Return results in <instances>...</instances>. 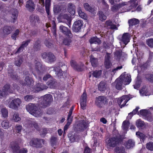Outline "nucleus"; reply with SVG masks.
Listing matches in <instances>:
<instances>
[{"mask_svg": "<svg viewBox=\"0 0 153 153\" xmlns=\"http://www.w3.org/2000/svg\"><path fill=\"white\" fill-rule=\"evenodd\" d=\"M50 143L51 146L54 148H55L58 145L56 137H52L51 138Z\"/></svg>", "mask_w": 153, "mask_h": 153, "instance_id": "obj_36", "label": "nucleus"}, {"mask_svg": "<svg viewBox=\"0 0 153 153\" xmlns=\"http://www.w3.org/2000/svg\"><path fill=\"white\" fill-rule=\"evenodd\" d=\"M83 6L85 10L90 12H92L94 10V8L90 6L87 3L84 4Z\"/></svg>", "mask_w": 153, "mask_h": 153, "instance_id": "obj_46", "label": "nucleus"}, {"mask_svg": "<svg viewBox=\"0 0 153 153\" xmlns=\"http://www.w3.org/2000/svg\"><path fill=\"white\" fill-rule=\"evenodd\" d=\"M8 75L14 80H17L19 79V77L12 69H9L8 70Z\"/></svg>", "mask_w": 153, "mask_h": 153, "instance_id": "obj_18", "label": "nucleus"}, {"mask_svg": "<svg viewBox=\"0 0 153 153\" xmlns=\"http://www.w3.org/2000/svg\"><path fill=\"white\" fill-rule=\"evenodd\" d=\"M52 96L50 94H47L43 97V100L41 102V107L43 108H46L50 105L53 101Z\"/></svg>", "mask_w": 153, "mask_h": 153, "instance_id": "obj_4", "label": "nucleus"}, {"mask_svg": "<svg viewBox=\"0 0 153 153\" xmlns=\"http://www.w3.org/2000/svg\"><path fill=\"white\" fill-rule=\"evenodd\" d=\"M41 48V42L38 39L35 42L33 46V49L36 51H39Z\"/></svg>", "mask_w": 153, "mask_h": 153, "instance_id": "obj_33", "label": "nucleus"}, {"mask_svg": "<svg viewBox=\"0 0 153 153\" xmlns=\"http://www.w3.org/2000/svg\"><path fill=\"white\" fill-rule=\"evenodd\" d=\"M149 62L147 61L146 63H143L141 66V68L142 70H145L149 65Z\"/></svg>", "mask_w": 153, "mask_h": 153, "instance_id": "obj_63", "label": "nucleus"}, {"mask_svg": "<svg viewBox=\"0 0 153 153\" xmlns=\"http://www.w3.org/2000/svg\"><path fill=\"white\" fill-rule=\"evenodd\" d=\"M136 135L139 137L140 139H142L143 140H144L145 139L146 136L143 133L139 132H137L136 133Z\"/></svg>", "mask_w": 153, "mask_h": 153, "instance_id": "obj_59", "label": "nucleus"}, {"mask_svg": "<svg viewBox=\"0 0 153 153\" xmlns=\"http://www.w3.org/2000/svg\"><path fill=\"white\" fill-rule=\"evenodd\" d=\"M114 150L115 153H124L125 152V149L122 146L116 147Z\"/></svg>", "mask_w": 153, "mask_h": 153, "instance_id": "obj_39", "label": "nucleus"}, {"mask_svg": "<svg viewBox=\"0 0 153 153\" xmlns=\"http://www.w3.org/2000/svg\"><path fill=\"white\" fill-rule=\"evenodd\" d=\"M34 96L33 95H28L24 97L25 100L27 102H30L34 99Z\"/></svg>", "mask_w": 153, "mask_h": 153, "instance_id": "obj_52", "label": "nucleus"}, {"mask_svg": "<svg viewBox=\"0 0 153 153\" xmlns=\"http://www.w3.org/2000/svg\"><path fill=\"white\" fill-rule=\"evenodd\" d=\"M55 19H53L52 20V27L53 29V34L56 37V25L55 22Z\"/></svg>", "mask_w": 153, "mask_h": 153, "instance_id": "obj_55", "label": "nucleus"}, {"mask_svg": "<svg viewBox=\"0 0 153 153\" xmlns=\"http://www.w3.org/2000/svg\"><path fill=\"white\" fill-rule=\"evenodd\" d=\"M90 62L91 65L94 67H96L98 66L99 63L98 59L93 55L89 56Z\"/></svg>", "mask_w": 153, "mask_h": 153, "instance_id": "obj_19", "label": "nucleus"}, {"mask_svg": "<svg viewBox=\"0 0 153 153\" xmlns=\"http://www.w3.org/2000/svg\"><path fill=\"white\" fill-rule=\"evenodd\" d=\"M133 142L132 140L130 139L126 142L125 146L127 149H130L133 147Z\"/></svg>", "mask_w": 153, "mask_h": 153, "instance_id": "obj_54", "label": "nucleus"}, {"mask_svg": "<svg viewBox=\"0 0 153 153\" xmlns=\"http://www.w3.org/2000/svg\"><path fill=\"white\" fill-rule=\"evenodd\" d=\"M129 124V122L128 121L126 120L124 121L122 126L123 129L124 130H126L128 128Z\"/></svg>", "mask_w": 153, "mask_h": 153, "instance_id": "obj_56", "label": "nucleus"}, {"mask_svg": "<svg viewBox=\"0 0 153 153\" xmlns=\"http://www.w3.org/2000/svg\"><path fill=\"white\" fill-rule=\"evenodd\" d=\"M1 112L2 117L4 118H6L8 117V111L5 108H3L1 109Z\"/></svg>", "mask_w": 153, "mask_h": 153, "instance_id": "obj_49", "label": "nucleus"}, {"mask_svg": "<svg viewBox=\"0 0 153 153\" xmlns=\"http://www.w3.org/2000/svg\"><path fill=\"white\" fill-rule=\"evenodd\" d=\"M68 137L71 142H74L75 140L76 137L75 134L73 132H70L68 135Z\"/></svg>", "mask_w": 153, "mask_h": 153, "instance_id": "obj_50", "label": "nucleus"}, {"mask_svg": "<svg viewBox=\"0 0 153 153\" xmlns=\"http://www.w3.org/2000/svg\"><path fill=\"white\" fill-rule=\"evenodd\" d=\"M88 127V123L83 120H79L76 125L74 126V129L77 131L83 130Z\"/></svg>", "mask_w": 153, "mask_h": 153, "instance_id": "obj_7", "label": "nucleus"}, {"mask_svg": "<svg viewBox=\"0 0 153 153\" xmlns=\"http://www.w3.org/2000/svg\"><path fill=\"white\" fill-rule=\"evenodd\" d=\"M37 74L39 75L43 74L46 71V68L39 62H37L35 64Z\"/></svg>", "mask_w": 153, "mask_h": 153, "instance_id": "obj_10", "label": "nucleus"}, {"mask_svg": "<svg viewBox=\"0 0 153 153\" xmlns=\"http://www.w3.org/2000/svg\"><path fill=\"white\" fill-rule=\"evenodd\" d=\"M3 31V36L5 37L10 34L12 29L11 27L6 26H4L2 29Z\"/></svg>", "mask_w": 153, "mask_h": 153, "instance_id": "obj_20", "label": "nucleus"}, {"mask_svg": "<svg viewBox=\"0 0 153 153\" xmlns=\"http://www.w3.org/2000/svg\"><path fill=\"white\" fill-rule=\"evenodd\" d=\"M122 140L121 136L120 134H117L114 135L107 141L108 146L110 147H114L116 145L121 143Z\"/></svg>", "mask_w": 153, "mask_h": 153, "instance_id": "obj_1", "label": "nucleus"}, {"mask_svg": "<svg viewBox=\"0 0 153 153\" xmlns=\"http://www.w3.org/2000/svg\"><path fill=\"white\" fill-rule=\"evenodd\" d=\"M145 77L149 81L153 82V74H148L145 75Z\"/></svg>", "mask_w": 153, "mask_h": 153, "instance_id": "obj_53", "label": "nucleus"}, {"mask_svg": "<svg viewBox=\"0 0 153 153\" xmlns=\"http://www.w3.org/2000/svg\"><path fill=\"white\" fill-rule=\"evenodd\" d=\"M51 0H45V8L46 12L49 18L51 19L50 16V2Z\"/></svg>", "mask_w": 153, "mask_h": 153, "instance_id": "obj_29", "label": "nucleus"}, {"mask_svg": "<svg viewBox=\"0 0 153 153\" xmlns=\"http://www.w3.org/2000/svg\"><path fill=\"white\" fill-rule=\"evenodd\" d=\"M48 58L49 62H52L56 60V58L54 55L51 52L48 53Z\"/></svg>", "mask_w": 153, "mask_h": 153, "instance_id": "obj_35", "label": "nucleus"}, {"mask_svg": "<svg viewBox=\"0 0 153 153\" xmlns=\"http://www.w3.org/2000/svg\"><path fill=\"white\" fill-rule=\"evenodd\" d=\"M68 11L71 15H74L75 13V7L74 5L71 3L68 4Z\"/></svg>", "mask_w": 153, "mask_h": 153, "instance_id": "obj_24", "label": "nucleus"}, {"mask_svg": "<svg viewBox=\"0 0 153 153\" xmlns=\"http://www.w3.org/2000/svg\"><path fill=\"white\" fill-rule=\"evenodd\" d=\"M11 18L13 20V22H15V20L17 19L18 15V13L17 10L15 9H11Z\"/></svg>", "mask_w": 153, "mask_h": 153, "instance_id": "obj_28", "label": "nucleus"}, {"mask_svg": "<svg viewBox=\"0 0 153 153\" xmlns=\"http://www.w3.org/2000/svg\"><path fill=\"white\" fill-rule=\"evenodd\" d=\"M10 147L12 150L13 153H19L20 147L16 142H11L10 143Z\"/></svg>", "mask_w": 153, "mask_h": 153, "instance_id": "obj_15", "label": "nucleus"}, {"mask_svg": "<svg viewBox=\"0 0 153 153\" xmlns=\"http://www.w3.org/2000/svg\"><path fill=\"white\" fill-rule=\"evenodd\" d=\"M30 22L33 24L39 21V17L36 16L32 15L30 17Z\"/></svg>", "mask_w": 153, "mask_h": 153, "instance_id": "obj_40", "label": "nucleus"}, {"mask_svg": "<svg viewBox=\"0 0 153 153\" xmlns=\"http://www.w3.org/2000/svg\"><path fill=\"white\" fill-rule=\"evenodd\" d=\"M77 11L80 17L85 20H86L87 19V17L86 14L82 11L81 8L80 7H79Z\"/></svg>", "mask_w": 153, "mask_h": 153, "instance_id": "obj_37", "label": "nucleus"}, {"mask_svg": "<svg viewBox=\"0 0 153 153\" xmlns=\"http://www.w3.org/2000/svg\"><path fill=\"white\" fill-rule=\"evenodd\" d=\"M25 7L27 10H28L29 11H33L35 9V4L33 0H29L27 1L26 2Z\"/></svg>", "mask_w": 153, "mask_h": 153, "instance_id": "obj_14", "label": "nucleus"}, {"mask_svg": "<svg viewBox=\"0 0 153 153\" xmlns=\"http://www.w3.org/2000/svg\"><path fill=\"white\" fill-rule=\"evenodd\" d=\"M47 84L50 88H54L57 86L58 83L55 79H53L49 81Z\"/></svg>", "mask_w": 153, "mask_h": 153, "instance_id": "obj_31", "label": "nucleus"}, {"mask_svg": "<svg viewBox=\"0 0 153 153\" xmlns=\"http://www.w3.org/2000/svg\"><path fill=\"white\" fill-rule=\"evenodd\" d=\"M13 120H14L15 122H18L20 120L21 118L19 117V115L18 114L15 112L14 113L13 118Z\"/></svg>", "mask_w": 153, "mask_h": 153, "instance_id": "obj_61", "label": "nucleus"}, {"mask_svg": "<svg viewBox=\"0 0 153 153\" xmlns=\"http://www.w3.org/2000/svg\"><path fill=\"white\" fill-rule=\"evenodd\" d=\"M130 36L128 33L123 34L122 39V41L125 45H127L129 41Z\"/></svg>", "mask_w": 153, "mask_h": 153, "instance_id": "obj_26", "label": "nucleus"}, {"mask_svg": "<svg viewBox=\"0 0 153 153\" xmlns=\"http://www.w3.org/2000/svg\"><path fill=\"white\" fill-rule=\"evenodd\" d=\"M10 86L9 85L6 84L4 85L2 89L0 90V98L6 97L8 95V92L12 93V91H10Z\"/></svg>", "mask_w": 153, "mask_h": 153, "instance_id": "obj_8", "label": "nucleus"}, {"mask_svg": "<svg viewBox=\"0 0 153 153\" xmlns=\"http://www.w3.org/2000/svg\"><path fill=\"white\" fill-rule=\"evenodd\" d=\"M102 74L101 70H95L92 71L93 76L96 78L99 77Z\"/></svg>", "mask_w": 153, "mask_h": 153, "instance_id": "obj_47", "label": "nucleus"}, {"mask_svg": "<svg viewBox=\"0 0 153 153\" xmlns=\"http://www.w3.org/2000/svg\"><path fill=\"white\" fill-rule=\"evenodd\" d=\"M26 109L30 113L36 117L40 116L42 115L41 111L38 109L35 104L29 103L26 106Z\"/></svg>", "mask_w": 153, "mask_h": 153, "instance_id": "obj_2", "label": "nucleus"}, {"mask_svg": "<svg viewBox=\"0 0 153 153\" xmlns=\"http://www.w3.org/2000/svg\"><path fill=\"white\" fill-rule=\"evenodd\" d=\"M142 82L141 78L140 76L138 75L137 77V80L135 84L134 85V89H138L140 86Z\"/></svg>", "mask_w": 153, "mask_h": 153, "instance_id": "obj_41", "label": "nucleus"}, {"mask_svg": "<svg viewBox=\"0 0 153 153\" xmlns=\"http://www.w3.org/2000/svg\"><path fill=\"white\" fill-rule=\"evenodd\" d=\"M140 0H134V8H136L134 11H135L139 12L142 10V8L141 5H139Z\"/></svg>", "mask_w": 153, "mask_h": 153, "instance_id": "obj_30", "label": "nucleus"}, {"mask_svg": "<svg viewBox=\"0 0 153 153\" xmlns=\"http://www.w3.org/2000/svg\"><path fill=\"white\" fill-rule=\"evenodd\" d=\"M89 41L91 44L94 43L99 44L101 42L100 39L96 37H94L91 38L89 39Z\"/></svg>", "mask_w": 153, "mask_h": 153, "instance_id": "obj_34", "label": "nucleus"}, {"mask_svg": "<svg viewBox=\"0 0 153 153\" xmlns=\"http://www.w3.org/2000/svg\"><path fill=\"white\" fill-rule=\"evenodd\" d=\"M48 88V87L45 85L39 83L36 84L35 88L37 92H39L44 90H46Z\"/></svg>", "mask_w": 153, "mask_h": 153, "instance_id": "obj_23", "label": "nucleus"}, {"mask_svg": "<svg viewBox=\"0 0 153 153\" xmlns=\"http://www.w3.org/2000/svg\"><path fill=\"white\" fill-rule=\"evenodd\" d=\"M97 15H98L99 19L100 21H103L106 19V16L102 11H99L97 13Z\"/></svg>", "mask_w": 153, "mask_h": 153, "instance_id": "obj_38", "label": "nucleus"}, {"mask_svg": "<svg viewBox=\"0 0 153 153\" xmlns=\"http://www.w3.org/2000/svg\"><path fill=\"white\" fill-rule=\"evenodd\" d=\"M87 95L85 92L84 91L81 96L80 99V105L81 108L84 109L86 106Z\"/></svg>", "mask_w": 153, "mask_h": 153, "instance_id": "obj_17", "label": "nucleus"}, {"mask_svg": "<svg viewBox=\"0 0 153 153\" xmlns=\"http://www.w3.org/2000/svg\"><path fill=\"white\" fill-rule=\"evenodd\" d=\"M105 27H107L108 29L112 30L117 29V27L116 25L113 24L112 21L110 20H107L105 24Z\"/></svg>", "mask_w": 153, "mask_h": 153, "instance_id": "obj_22", "label": "nucleus"}, {"mask_svg": "<svg viewBox=\"0 0 153 153\" xmlns=\"http://www.w3.org/2000/svg\"><path fill=\"white\" fill-rule=\"evenodd\" d=\"M147 44L150 48H153V39L150 38L146 41Z\"/></svg>", "mask_w": 153, "mask_h": 153, "instance_id": "obj_60", "label": "nucleus"}, {"mask_svg": "<svg viewBox=\"0 0 153 153\" xmlns=\"http://www.w3.org/2000/svg\"><path fill=\"white\" fill-rule=\"evenodd\" d=\"M123 53L121 51H116L114 53V56L117 59L119 60L120 59Z\"/></svg>", "mask_w": 153, "mask_h": 153, "instance_id": "obj_45", "label": "nucleus"}, {"mask_svg": "<svg viewBox=\"0 0 153 153\" xmlns=\"http://www.w3.org/2000/svg\"><path fill=\"white\" fill-rule=\"evenodd\" d=\"M61 10V8L60 6L57 5L54 7L53 8L54 12L55 13L59 12Z\"/></svg>", "mask_w": 153, "mask_h": 153, "instance_id": "obj_62", "label": "nucleus"}, {"mask_svg": "<svg viewBox=\"0 0 153 153\" xmlns=\"http://www.w3.org/2000/svg\"><path fill=\"white\" fill-rule=\"evenodd\" d=\"M8 100L9 101V107L14 110L18 109L22 103L21 100L19 98H16L13 100H12L10 98Z\"/></svg>", "mask_w": 153, "mask_h": 153, "instance_id": "obj_3", "label": "nucleus"}, {"mask_svg": "<svg viewBox=\"0 0 153 153\" xmlns=\"http://www.w3.org/2000/svg\"><path fill=\"white\" fill-rule=\"evenodd\" d=\"M145 123L144 122L141 120L140 119H139L137 121L136 123V125L138 127H142L145 125Z\"/></svg>", "mask_w": 153, "mask_h": 153, "instance_id": "obj_51", "label": "nucleus"}, {"mask_svg": "<svg viewBox=\"0 0 153 153\" xmlns=\"http://www.w3.org/2000/svg\"><path fill=\"white\" fill-rule=\"evenodd\" d=\"M83 25L82 21L81 20H78L76 21L74 23L72 29L76 32H77L80 31Z\"/></svg>", "mask_w": 153, "mask_h": 153, "instance_id": "obj_12", "label": "nucleus"}, {"mask_svg": "<svg viewBox=\"0 0 153 153\" xmlns=\"http://www.w3.org/2000/svg\"><path fill=\"white\" fill-rule=\"evenodd\" d=\"M59 30L60 32L66 36L71 38L72 37V34L70 29L63 25L59 27Z\"/></svg>", "mask_w": 153, "mask_h": 153, "instance_id": "obj_13", "label": "nucleus"}, {"mask_svg": "<svg viewBox=\"0 0 153 153\" xmlns=\"http://www.w3.org/2000/svg\"><path fill=\"white\" fill-rule=\"evenodd\" d=\"M138 115H142L145 117L147 120L150 119V114L148 111L146 109H142L140 111V112L138 113Z\"/></svg>", "mask_w": 153, "mask_h": 153, "instance_id": "obj_21", "label": "nucleus"}, {"mask_svg": "<svg viewBox=\"0 0 153 153\" xmlns=\"http://www.w3.org/2000/svg\"><path fill=\"white\" fill-rule=\"evenodd\" d=\"M53 71L56 72V75L59 78L63 76V72L59 67H53Z\"/></svg>", "mask_w": 153, "mask_h": 153, "instance_id": "obj_25", "label": "nucleus"}, {"mask_svg": "<svg viewBox=\"0 0 153 153\" xmlns=\"http://www.w3.org/2000/svg\"><path fill=\"white\" fill-rule=\"evenodd\" d=\"M71 66L75 70L78 71H81L82 70V67L84 65L83 64L78 65L76 62L74 60L71 61Z\"/></svg>", "mask_w": 153, "mask_h": 153, "instance_id": "obj_16", "label": "nucleus"}, {"mask_svg": "<svg viewBox=\"0 0 153 153\" xmlns=\"http://www.w3.org/2000/svg\"><path fill=\"white\" fill-rule=\"evenodd\" d=\"M146 148L149 150L153 151V142H149L146 144Z\"/></svg>", "mask_w": 153, "mask_h": 153, "instance_id": "obj_58", "label": "nucleus"}, {"mask_svg": "<svg viewBox=\"0 0 153 153\" xmlns=\"http://www.w3.org/2000/svg\"><path fill=\"white\" fill-rule=\"evenodd\" d=\"M133 97L132 96L129 94L128 95L123 96L119 98L117 102L118 104L120 105V108H122L125 105L127 102Z\"/></svg>", "mask_w": 153, "mask_h": 153, "instance_id": "obj_5", "label": "nucleus"}, {"mask_svg": "<svg viewBox=\"0 0 153 153\" xmlns=\"http://www.w3.org/2000/svg\"><path fill=\"white\" fill-rule=\"evenodd\" d=\"M23 61V59L22 57H19L15 59V64L17 66L19 67L22 64Z\"/></svg>", "mask_w": 153, "mask_h": 153, "instance_id": "obj_43", "label": "nucleus"}, {"mask_svg": "<svg viewBox=\"0 0 153 153\" xmlns=\"http://www.w3.org/2000/svg\"><path fill=\"white\" fill-rule=\"evenodd\" d=\"M62 18L63 19H66L68 21V24L70 25H71V19L70 17L67 14H65L62 15Z\"/></svg>", "mask_w": 153, "mask_h": 153, "instance_id": "obj_57", "label": "nucleus"}, {"mask_svg": "<svg viewBox=\"0 0 153 153\" xmlns=\"http://www.w3.org/2000/svg\"><path fill=\"white\" fill-rule=\"evenodd\" d=\"M29 123L31 125V126H33L37 131L40 130V128L39 125L35 122L30 121L29 122Z\"/></svg>", "mask_w": 153, "mask_h": 153, "instance_id": "obj_48", "label": "nucleus"}, {"mask_svg": "<svg viewBox=\"0 0 153 153\" xmlns=\"http://www.w3.org/2000/svg\"><path fill=\"white\" fill-rule=\"evenodd\" d=\"M126 74V73L125 72L120 76L123 81V84L125 85L129 84L131 81V75L128 74Z\"/></svg>", "mask_w": 153, "mask_h": 153, "instance_id": "obj_11", "label": "nucleus"}, {"mask_svg": "<svg viewBox=\"0 0 153 153\" xmlns=\"http://www.w3.org/2000/svg\"><path fill=\"white\" fill-rule=\"evenodd\" d=\"M104 65L106 68H109L111 65L110 61H105Z\"/></svg>", "mask_w": 153, "mask_h": 153, "instance_id": "obj_64", "label": "nucleus"}, {"mask_svg": "<svg viewBox=\"0 0 153 153\" xmlns=\"http://www.w3.org/2000/svg\"><path fill=\"white\" fill-rule=\"evenodd\" d=\"M44 43L46 46L48 48H51L53 46V41L48 38L45 40Z\"/></svg>", "mask_w": 153, "mask_h": 153, "instance_id": "obj_44", "label": "nucleus"}, {"mask_svg": "<svg viewBox=\"0 0 153 153\" xmlns=\"http://www.w3.org/2000/svg\"><path fill=\"white\" fill-rule=\"evenodd\" d=\"M107 85L106 83L103 81L101 82L98 85V88L100 91L105 90L107 88Z\"/></svg>", "mask_w": 153, "mask_h": 153, "instance_id": "obj_32", "label": "nucleus"}, {"mask_svg": "<svg viewBox=\"0 0 153 153\" xmlns=\"http://www.w3.org/2000/svg\"><path fill=\"white\" fill-rule=\"evenodd\" d=\"M25 81V85H31L33 83V81L32 79L30 78L28 76L26 77Z\"/></svg>", "mask_w": 153, "mask_h": 153, "instance_id": "obj_42", "label": "nucleus"}, {"mask_svg": "<svg viewBox=\"0 0 153 153\" xmlns=\"http://www.w3.org/2000/svg\"><path fill=\"white\" fill-rule=\"evenodd\" d=\"M43 139H38L37 138H33L30 141V144L31 146L36 148L42 147V143H44Z\"/></svg>", "mask_w": 153, "mask_h": 153, "instance_id": "obj_9", "label": "nucleus"}, {"mask_svg": "<svg viewBox=\"0 0 153 153\" xmlns=\"http://www.w3.org/2000/svg\"><path fill=\"white\" fill-rule=\"evenodd\" d=\"M96 105L100 108H102L108 102L106 98L104 96H100L96 97Z\"/></svg>", "mask_w": 153, "mask_h": 153, "instance_id": "obj_6", "label": "nucleus"}, {"mask_svg": "<svg viewBox=\"0 0 153 153\" xmlns=\"http://www.w3.org/2000/svg\"><path fill=\"white\" fill-rule=\"evenodd\" d=\"M116 84L115 87L118 90H121L122 88V86L123 84V81L119 77L114 82Z\"/></svg>", "mask_w": 153, "mask_h": 153, "instance_id": "obj_27", "label": "nucleus"}]
</instances>
